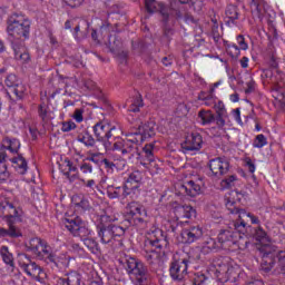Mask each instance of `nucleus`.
<instances>
[{"label":"nucleus","mask_w":285,"mask_h":285,"mask_svg":"<svg viewBox=\"0 0 285 285\" xmlns=\"http://www.w3.org/2000/svg\"><path fill=\"white\" fill-rule=\"evenodd\" d=\"M77 141L83 144L86 148H95L97 146V139L90 134V131L85 130L77 136Z\"/></svg>","instance_id":"obj_31"},{"label":"nucleus","mask_w":285,"mask_h":285,"mask_svg":"<svg viewBox=\"0 0 285 285\" xmlns=\"http://www.w3.org/2000/svg\"><path fill=\"white\" fill-rule=\"evenodd\" d=\"M38 115L42 119V121H46V118L48 117V106H46V104L39 105Z\"/></svg>","instance_id":"obj_54"},{"label":"nucleus","mask_w":285,"mask_h":285,"mask_svg":"<svg viewBox=\"0 0 285 285\" xmlns=\"http://www.w3.org/2000/svg\"><path fill=\"white\" fill-rule=\"evenodd\" d=\"M236 179L237 177L235 175H232L220 181V187L223 189L230 188Z\"/></svg>","instance_id":"obj_53"},{"label":"nucleus","mask_w":285,"mask_h":285,"mask_svg":"<svg viewBox=\"0 0 285 285\" xmlns=\"http://www.w3.org/2000/svg\"><path fill=\"white\" fill-rule=\"evenodd\" d=\"M233 117L236 119L237 124H242V111L239 108L233 110Z\"/></svg>","instance_id":"obj_64"},{"label":"nucleus","mask_w":285,"mask_h":285,"mask_svg":"<svg viewBox=\"0 0 285 285\" xmlns=\"http://www.w3.org/2000/svg\"><path fill=\"white\" fill-rule=\"evenodd\" d=\"M130 226H138L139 228H146L148 224V212H141V214H134L126 217Z\"/></svg>","instance_id":"obj_25"},{"label":"nucleus","mask_w":285,"mask_h":285,"mask_svg":"<svg viewBox=\"0 0 285 285\" xmlns=\"http://www.w3.org/2000/svg\"><path fill=\"white\" fill-rule=\"evenodd\" d=\"M82 243L86 248H88V250H90V253H92L94 255H99V253H101V249L99 248V243H97L96 239L90 237L82 238Z\"/></svg>","instance_id":"obj_38"},{"label":"nucleus","mask_w":285,"mask_h":285,"mask_svg":"<svg viewBox=\"0 0 285 285\" xmlns=\"http://www.w3.org/2000/svg\"><path fill=\"white\" fill-rule=\"evenodd\" d=\"M208 282H209L208 277L203 273L198 272L194 275V278H193L194 285H208Z\"/></svg>","instance_id":"obj_44"},{"label":"nucleus","mask_w":285,"mask_h":285,"mask_svg":"<svg viewBox=\"0 0 285 285\" xmlns=\"http://www.w3.org/2000/svg\"><path fill=\"white\" fill-rule=\"evenodd\" d=\"M275 267V253L265 252L263 254V259L261 263V268L265 273H271L273 268Z\"/></svg>","instance_id":"obj_28"},{"label":"nucleus","mask_w":285,"mask_h":285,"mask_svg":"<svg viewBox=\"0 0 285 285\" xmlns=\"http://www.w3.org/2000/svg\"><path fill=\"white\" fill-rule=\"evenodd\" d=\"M266 144H268V141L266 140V136H264V134H259L256 136L253 146L254 148H264Z\"/></svg>","instance_id":"obj_49"},{"label":"nucleus","mask_w":285,"mask_h":285,"mask_svg":"<svg viewBox=\"0 0 285 285\" xmlns=\"http://www.w3.org/2000/svg\"><path fill=\"white\" fill-rule=\"evenodd\" d=\"M216 111V125L218 128H224L226 126V118L228 117V111H226V106L222 100L214 105Z\"/></svg>","instance_id":"obj_23"},{"label":"nucleus","mask_w":285,"mask_h":285,"mask_svg":"<svg viewBox=\"0 0 285 285\" xmlns=\"http://www.w3.org/2000/svg\"><path fill=\"white\" fill-rule=\"evenodd\" d=\"M208 168V177L212 179H220L224 175H228L230 163L224 157H216L209 160Z\"/></svg>","instance_id":"obj_11"},{"label":"nucleus","mask_w":285,"mask_h":285,"mask_svg":"<svg viewBox=\"0 0 285 285\" xmlns=\"http://www.w3.org/2000/svg\"><path fill=\"white\" fill-rule=\"evenodd\" d=\"M140 108H144V99L141 96H138L134 99L132 104L129 106V112H139Z\"/></svg>","instance_id":"obj_42"},{"label":"nucleus","mask_w":285,"mask_h":285,"mask_svg":"<svg viewBox=\"0 0 285 285\" xmlns=\"http://www.w3.org/2000/svg\"><path fill=\"white\" fill-rule=\"evenodd\" d=\"M19 266L22 271L29 275V277H33L37 282H41V276L43 275V269L37 263L30 259V256L22 254L20 256Z\"/></svg>","instance_id":"obj_13"},{"label":"nucleus","mask_w":285,"mask_h":285,"mask_svg":"<svg viewBox=\"0 0 285 285\" xmlns=\"http://www.w3.org/2000/svg\"><path fill=\"white\" fill-rule=\"evenodd\" d=\"M168 235H166L160 228L151 227L147 232V238L145 239L144 247L145 259L154 269L161 264L159 253H164L166 248H168Z\"/></svg>","instance_id":"obj_2"},{"label":"nucleus","mask_w":285,"mask_h":285,"mask_svg":"<svg viewBox=\"0 0 285 285\" xmlns=\"http://www.w3.org/2000/svg\"><path fill=\"white\" fill-rule=\"evenodd\" d=\"M144 1H145L146 11L149 12V14L157 12V6H159V3L156 0H144Z\"/></svg>","instance_id":"obj_50"},{"label":"nucleus","mask_w":285,"mask_h":285,"mask_svg":"<svg viewBox=\"0 0 285 285\" xmlns=\"http://www.w3.org/2000/svg\"><path fill=\"white\" fill-rule=\"evenodd\" d=\"M59 168L65 177L68 179V181H70V184H73V181L80 179L85 188H88L91 193H95V188H97V181H95V179L86 180L83 178H80L77 165H75V163H72L70 159L65 158L63 160H61Z\"/></svg>","instance_id":"obj_9"},{"label":"nucleus","mask_w":285,"mask_h":285,"mask_svg":"<svg viewBox=\"0 0 285 285\" xmlns=\"http://www.w3.org/2000/svg\"><path fill=\"white\" fill-rule=\"evenodd\" d=\"M202 146H204V138L199 132H191L181 142L184 153H197V150H202Z\"/></svg>","instance_id":"obj_15"},{"label":"nucleus","mask_w":285,"mask_h":285,"mask_svg":"<svg viewBox=\"0 0 285 285\" xmlns=\"http://www.w3.org/2000/svg\"><path fill=\"white\" fill-rule=\"evenodd\" d=\"M11 92L17 97V99H23V95H26V87L18 82L12 89Z\"/></svg>","instance_id":"obj_46"},{"label":"nucleus","mask_w":285,"mask_h":285,"mask_svg":"<svg viewBox=\"0 0 285 285\" xmlns=\"http://www.w3.org/2000/svg\"><path fill=\"white\" fill-rule=\"evenodd\" d=\"M21 148V141L17 138L4 137L1 141L0 153H10V155H19Z\"/></svg>","instance_id":"obj_20"},{"label":"nucleus","mask_w":285,"mask_h":285,"mask_svg":"<svg viewBox=\"0 0 285 285\" xmlns=\"http://www.w3.org/2000/svg\"><path fill=\"white\" fill-rule=\"evenodd\" d=\"M140 187L130 183L124 185V199H137L141 195Z\"/></svg>","instance_id":"obj_30"},{"label":"nucleus","mask_w":285,"mask_h":285,"mask_svg":"<svg viewBox=\"0 0 285 285\" xmlns=\"http://www.w3.org/2000/svg\"><path fill=\"white\" fill-rule=\"evenodd\" d=\"M57 285H81V275L71 272L66 277L58 278Z\"/></svg>","instance_id":"obj_29"},{"label":"nucleus","mask_w":285,"mask_h":285,"mask_svg":"<svg viewBox=\"0 0 285 285\" xmlns=\"http://www.w3.org/2000/svg\"><path fill=\"white\" fill-rule=\"evenodd\" d=\"M18 83H19V78H17V75L14 73L8 75L4 79V85L8 88H14V86H18Z\"/></svg>","instance_id":"obj_47"},{"label":"nucleus","mask_w":285,"mask_h":285,"mask_svg":"<svg viewBox=\"0 0 285 285\" xmlns=\"http://www.w3.org/2000/svg\"><path fill=\"white\" fill-rule=\"evenodd\" d=\"M214 266L216 268L215 275L217 279H219V282H224L230 266H228V263L224 261H217Z\"/></svg>","instance_id":"obj_32"},{"label":"nucleus","mask_w":285,"mask_h":285,"mask_svg":"<svg viewBox=\"0 0 285 285\" xmlns=\"http://www.w3.org/2000/svg\"><path fill=\"white\" fill-rule=\"evenodd\" d=\"M127 215L126 217H130L132 215H139L141 213H147L146 207L139 204L138 202H131L126 207Z\"/></svg>","instance_id":"obj_35"},{"label":"nucleus","mask_w":285,"mask_h":285,"mask_svg":"<svg viewBox=\"0 0 285 285\" xmlns=\"http://www.w3.org/2000/svg\"><path fill=\"white\" fill-rule=\"evenodd\" d=\"M83 86L87 88V90H95V88H97V83L90 79L83 80Z\"/></svg>","instance_id":"obj_63"},{"label":"nucleus","mask_w":285,"mask_h":285,"mask_svg":"<svg viewBox=\"0 0 285 285\" xmlns=\"http://www.w3.org/2000/svg\"><path fill=\"white\" fill-rule=\"evenodd\" d=\"M247 88L245 89L246 95H250V92H255V82L254 80H249L246 82Z\"/></svg>","instance_id":"obj_62"},{"label":"nucleus","mask_w":285,"mask_h":285,"mask_svg":"<svg viewBox=\"0 0 285 285\" xmlns=\"http://www.w3.org/2000/svg\"><path fill=\"white\" fill-rule=\"evenodd\" d=\"M138 132H135V137L139 135L141 137V144L145 139H150V137H155V130H156V125L155 121H148L145 125L140 126L138 128Z\"/></svg>","instance_id":"obj_24"},{"label":"nucleus","mask_w":285,"mask_h":285,"mask_svg":"<svg viewBox=\"0 0 285 285\" xmlns=\"http://www.w3.org/2000/svg\"><path fill=\"white\" fill-rule=\"evenodd\" d=\"M82 175H92V165L86 160L80 164Z\"/></svg>","instance_id":"obj_52"},{"label":"nucleus","mask_w":285,"mask_h":285,"mask_svg":"<svg viewBox=\"0 0 285 285\" xmlns=\"http://www.w3.org/2000/svg\"><path fill=\"white\" fill-rule=\"evenodd\" d=\"M125 268L135 285H148V282H150L148 267L141 261L130 257L126 259Z\"/></svg>","instance_id":"obj_8"},{"label":"nucleus","mask_w":285,"mask_h":285,"mask_svg":"<svg viewBox=\"0 0 285 285\" xmlns=\"http://www.w3.org/2000/svg\"><path fill=\"white\" fill-rule=\"evenodd\" d=\"M242 49L239 47H237V45L233 43V45H228L227 46V55H229V57H232V59H237V57H239Z\"/></svg>","instance_id":"obj_45"},{"label":"nucleus","mask_w":285,"mask_h":285,"mask_svg":"<svg viewBox=\"0 0 285 285\" xmlns=\"http://www.w3.org/2000/svg\"><path fill=\"white\" fill-rule=\"evenodd\" d=\"M236 39L240 50H248V43H246V39L242 35L237 36Z\"/></svg>","instance_id":"obj_58"},{"label":"nucleus","mask_w":285,"mask_h":285,"mask_svg":"<svg viewBox=\"0 0 285 285\" xmlns=\"http://www.w3.org/2000/svg\"><path fill=\"white\" fill-rule=\"evenodd\" d=\"M239 195H242L239 191L233 190L225 196V206L227 210L230 213V215H238V218L240 219L239 223L235 224L236 230H242L240 228H246V222L242 219L243 217H248L252 224H256L257 226H259V217L255 216L254 214L246 213V210L239 208V206L237 205L238 202H242V197H239Z\"/></svg>","instance_id":"obj_5"},{"label":"nucleus","mask_w":285,"mask_h":285,"mask_svg":"<svg viewBox=\"0 0 285 285\" xmlns=\"http://www.w3.org/2000/svg\"><path fill=\"white\" fill-rule=\"evenodd\" d=\"M7 32L17 61L30 63V52L26 48V39H30L32 22L22 13H12L7 20Z\"/></svg>","instance_id":"obj_1"},{"label":"nucleus","mask_w":285,"mask_h":285,"mask_svg":"<svg viewBox=\"0 0 285 285\" xmlns=\"http://www.w3.org/2000/svg\"><path fill=\"white\" fill-rule=\"evenodd\" d=\"M261 77H262V79H266L267 83H271V81H274L273 80V70H271V69H264Z\"/></svg>","instance_id":"obj_55"},{"label":"nucleus","mask_w":285,"mask_h":285,"mask_svg":"<svg viewBox=\"0 0 285 285\" xmlns=\"http://www.w3.org/2000/svg\"><path fill=\"white\" fill-rule=\"evenodd\" d=\"M62 224L73 237H80L81 242L88 239V237L92 235V230L88 229L86 224H83V220L78 216L65 217Z\"/></svg>","instance_id":"obj_10"},{"label":"nucleus","mask_w":285,"mask_h":285,"mask_svg":"<svg viewBox=\"0 0 285 285\" xmlns=\"http://www.w3.org/2000/svg\"><path fill=\"white\" fill-rule=\"evenodd\" d=\"M212 37L216 43L222 39V31L219 30V23H217V21H214V26L212 27Z\"/></svg>","instance_id":"obj_51"},{"label":"nucleus","mask_w":285,"mask_h":285,"mask_svg":"<svg viewBox=\"0 0 285 285\" xmlns=\"http://www.w3.org/2000/svg\"><path fill=\"white\" fill-rule=\"evenodd\" d=\"M117 217L108 214H101L97 216L96 229L101 244H112L116 237H124L126 229L119 225H115Z\"/></svg>","instance_id":"obj_4"},{"label":"nucleus","mask_w":285,"mask_h":285,"mask_svg":"<svg viewBox=\"0 0 285 285\" xmlns=\"http://www.w3.org/2000/svg\"><path fill=\"white\" fill-rule=\"evenodd\" d=\"M254 237L257 242H271V237L262 226L255 228Z\"/></svg>","instance_id":"obj_41"},{"label":"nucleus","mask_w":285,"mask_h":285,"mask_svg":"<svg viewBox=\"0 0 285 285\" xmlns=\"http://www.w3.org/2000/svg\"><path fill=\"white\" fill-rule=\"evenodd\" d=\"M245 166L247 167L248 173L252 175L255 173V163H253V159L245 158Z\"/></svg>","instance_id":"obj_61"},{"label":"nucleus","mask_w":285,"mask_h":285,"mask_svg":"<svg viewBox=\"0 0 285 285\" xmlns=\"http://www.w3.org/2000/svg\"><path fill=\"white\" fill-rule=\"evenodd\" d=\"M77 128V125L73 121H67L62 124V132H70V130H75Z\"/></svg>","instance_id":"obj_56"},{"label":"nucleus","mask_w":285,"mask_h":285,"mask_svg":"<svg viewBox=\"0 0 285 285\" xmlns=\"http://www.w3.org/2000/svg\"><path fill=\"white\" fill-rule=\"evenodd\" d=\"M94 135L96 137V141H99L105 146V148H110V139H112L115 127H110V125L99 121L94 127Z\"/></svg>","instance_id":"obj_12"},{"label":"nucleus","mask_w":285,"mask_h":285,"mask_svg":"<svg viewBox=\"0 0 285 285\" xmlns=\"http://www.w3.org/2000/svg\"><path fill=\"white\" fill-rule=\"evenodd\" d=\"M0 215L8 224V228L0 227V237L17 239L23 236L21 229L14 225L21 222V210L17 209L12 203L4 200L0 204Z\"/></svg>","instance_id":"obj_3"},{"label":"nucleus","mask_w":285,"mask_h":285,"mask_svg":"<svg viewBox=\"0 0 285 285\" xmlns=\"http://www.w3.org/2000/svg\"><path fill=\"white\" fill-rule=\"evenodd\" d=\"M155 153H157V147L155 146V142L147 144L142 148V151H139L140 156L136 159H138V161H140L142 166L144 161L148 163V161H155V159H157V157L155 156Z\"/></svg>","instance_id":"obj_22"},{"label":"nucleus","mask_w":285,"mask_h":285,"mask_svg":"<svg viewBox=\"0 0 285 285\" xmlns=\"http://www.w3.org/2000/svg\"><path fill=\"white\" fill-rule=\"evenodd\" d=\"M17 155L18 156L13 158H9V161H11L12 167L19 175H26V173H28V160H26L21 154Z\"/></svg>","instance_id":"obj_26"},{"label":"nucleus","mask_w":285,"mask_h":285,"mask_svg":"<svg viewBox=\"0 0 285 285\" xmlns=\"http://www.w3.org/2000/svg\"><path fill=\"white\" fill-rule=\"evenodd\" d=\"M217 248H222V245L217 244L215 239L209 238L203 247H196L191 252L193 259H203V255H208L210 250H217Z\"/></svg>","instance_id":"obj_19"},{"label":"nucleus","mask_w":285,"mask_h":285,"mask_svg":"<svg viewBox=\"0 0 285 285\" xmlns=\"http://www.w3.org/2000/svg\"><path fill=\"white\" fill-rule=\"evenodd\" d=\"M0 255L2 257V262H4L7 266H10V268H14V256L12 255V253H10L8 246L0 247Z\"/></svg>","instance_id":"obj_36"},{"label":"nucleus","mask_w":285,"mask_h":285,"mask_svg":"<svg viewBox=\"0 0 285 285\" xmlns=\"http://www.w3.org/2000/svg\"><path fill=\"white\" fill-rule=\"evenodd\" d=\"M144 168H147L148 170H151V173H159V170H161V168L159 167V164H157V158H155V160L153 161H144L142 163Z\"/></svg>","instance_id":"obj_48"},{"label":"nucleus","mask_w":285,"mask_h":285,"mask_svg":"<svg viewBox=\"0 0 285 285\" xmlns=\"http://www.w3.org/2000/svg\"><path fill=\"white\" fill-rule=\"evenodd\" d=\"M29 250H31L38 259H43L47 264H53L59 268V256L52 252V247H50L46 240L41 238H31L29 240Z\"/></svg>","instance_id":"obj_6"},{"label":"nucleus","mask_w":285,"mask_h":285,"mask_svg":"<svg viewBox=\"0 0 285 285\" xmlns=\"http://www.w3.org/2000/svg\"><path fill=\"white\" fill-rule=\"evenodd\" d=\"M72 117L78 124H81L83 121V109H76Z\"/></svg>","instance_id":"obj_59"},{"label":"nucleus","mask_w":285,"mask_h":285,"mask_svg":"<svg viewBox=\"0 0 285 285\" xmlns=\"http://www.w3.org/2000/svg\"><path fill=\"white\" fill-rule=\"evenodd\" d=\"M274 273H276L277 275H285V254L284 253H281L278 255V265L274 269Z\"/></svg>","instance_id":"obj_43"},{"label":"nucleus","mask_w":285,"mask_h":285,"mask_svg":"<svg viewBox=\"0 0 285 285\" xmlns=\"http://www.w3.org/2000/svg\"><path fill=\"white\" fill-rule=\"evenodd\" d=\"M110 23L108 22H104L101 26H100V35L101 37H106V35H110Z\"/></svg>","instance_id":"obj_60"},{"label":"nucleus","mask_w":285,"mask_h":285,"mask_svg":"<svg viewBox=\"0 0 285 285\" xmlns=\"http://www.w3.org/2000/svg\"><path fill=\"white\" fill-rule=\"evenodd\" d=\"M225 14H226L227 19H229V21H227L228 24L235 23V21H237V19H239V11L237 9V6H235V4L227 6Z\"/></svg>","instance_id":"obj_37"},{"label":"nucleus","mask_w":285,"mask_h":285,"mask_svg":"<svg viewBox=\"0 0 285 285\" xmlns=\"http://www.w3.org/2000/svg\"><path fill=\"white\" fill-rule=\"evenodd\" d=\"M7 159H10L8 153L0 151V181H9L11 177L8 165L4 163Z\"/></svg>","instance_id":"obj_27"},{"label":"nucleus","mask_w":285,"mask_h":285,"mask_svg":"<svg viewBox=\"0 0 285 285\" xmlns=\"http://www.w3.org/2000/svg\"><path fill=\"white\" fill-rule=\"evenodd\" d=\"M188 259L173 262L169 268V274L176 282H181L188 275Z\"/></svg>","instance_id":"obj_14"},{"label":"nucleus","mask_w":285,"mask_h":285,"mask_svg":"<svg viewBox=\"0 0 285 285\" xmlns=\"http://www.w3.org/2000/svg\"><path fill=\"white\" fill-rule=\"evenodd\" d=\"M178 191L185 197H197V195H202V185L195 180H189L185 184H179Z\"/></svg>","instance_id":"obj_18"},{"label":"nucleus","mask_w":285,"mask_h":285,"mask_svg":"<svg viewBox=\"0 0 285 285\" xmlns=\"http://www.w3.org/2000/svg\"><path fill=\"white\" fill-rule=\"evenodd\" d=\"M177 222H184V219H193L197 212L190 205H181L174 210Z\"/></svg>","instance_id":"obj_21"},{"label":"nucleus","mask_w":285,"mask_h":285,"mask_svg":"<svg viewBox=\"0 0 285 285\" xmlns=\"http://www.w3.org/2000/svg\"><path fill=\"white\" fill-rule=\"evenodd\" d=\"M198 119H200L203 126H209V124H215V121H217V117H215V114H213L212 110L206 109H202L198 112Z\"/></svg>","instance_id":"obj_34"},{"label":"nucleus","mask_w":285,"mask_h":285,"mask_svg":"<svg viewBox=\"0 0 285 285\" xmlns=\"http://www.w3.org/2000/svg\"><path fill=\"white\" fill-rule=\"evenodd\" d=\"M239 237L242 236L237 232L222 229L218 234L217 239L220 248H224V246L230 248V246L237 244V239H239Z\"/></svg>","instance_id":"obj_17"},{"label":"nucleus","mask_w":285,"mask_h":285,"mask_svg":"<svg viewBox=\"0 0 285 285\" xmlns=\"http://www.w3.org/2000/svg\"><path fill=\"white\" fill-rule=\"evenodd\" d=\"M242 277H244V273H242L239 268L229 267L227 274L223 278V282H230L232 284H235L236 282H239Z\"/></svg>","instance_id":"obj_33"},{"label":"nucleus","mask_w":285,"mask_h":285,"mask_svg":"<svg viewBox=\"0 0 285 285\" xmlns=\"http://www.w3.org/2000/svg\"><path fill=\"white\" fill-rule=\"evenodd\" d=\"M101 164H104L106 170H110L111 173L115 170V168H117V165L108 158L102 159Z\"/></svg>","instance_id":"obj_57"},{"label":"nucleus","mask_w":285,"mask_h":285,"mask_svg":"<svg viewBox=\"0 0 285 285\" xmlns=\"http://www.w3.org/2000/svg\"><path fill=\"white\" fill-rule=\"evenodd\" d=\"M107 195L109 199H124V187H107Z\"/></svg>","instance_id":"obj_40"},{"label":"nucleus","mask_w":285,"mask_h":285,"mask_svg":"<svg viewBox=\"0 0 285 285\" xmlns=\"http://www.w3.org/2000/svg\"><path fill=\"white\" fill-rule=\"evenodd\" d=\"M142 180H144V174H142L141 171H139V170H135V171H132V173L128 176L126 183H127V184H131V185H134V186L140 187Z\"/></svg>","instance_id":"obj_39"},{"label":"nucleus","mask_w":285,"mask_h":285,"mask_svg":"<svg viewBox=\"0 0 285 285\" xmlns=\"http://www.w3.org/2000/svg\"><path fill=\"white\" fill-rule=\"evenodd\" d=\"M202 237H204V229L199 226L184 228L180 233L181 244H195V242H198Z\"/></svg>","instance_id":"obj_16"},{"label":"nucleus","mask_w":285,"mask_h":285,"mask_svg":"<svg viewBox=\"0 0 285 285\" xmlns=\"http://www.w3.org/2000/svg\"><path fill=\"white\" fill-rule=\"evenodd\" d=\"M129 138L118 139L112 145V150H117L127 159H137L139 155V144H141V136L135 134H129Z\"/></svg>","instance_id":"obj_7"}]
</instances>
